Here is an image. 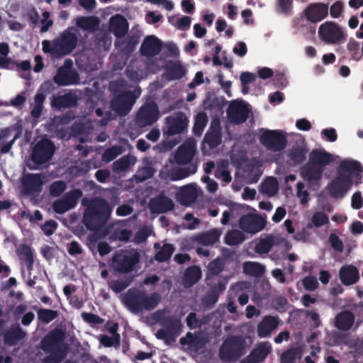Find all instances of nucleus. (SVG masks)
Here are the masks:
<instances>
[{"mask_svg": "<svg viewBox=\"0 0 363 363\" xmlns=\"http://www.w3.org/2000/svg\"><path fill=\"white\" fill-rule=\"evenodd\" d=\"M272 348L268 343H262L250 354L257 363L262 362L270 353Z\"/></svg>", "mask_w": 363, "mask_h": 363, "instance_id": "nucleus-45", "label": "nucleus"}, {"mask_svg": "<svg viewBox=\"0 0 363 363\" xmlns=\"http://www.w3.org/2000/svg\"><path fill=\"white\" fill-rule=\"evenodd\" d=\"M260 191L269 196H273L278 191V182L275 177L267 178L261 184Z\"/></svg>", "mask_w": 363, "mask_h": 363, "instance_id": "nucleus-49", "label": "nucleus"}, {"mask_svg": "<svg viewBox=\"0 0 363 363\" xmlns=\"http://www.w3.org/2000/svg\"><path fill=\"white\" fill-rule=\"evenodd\" d=\"M13 127H7L0 130V154L9 153L14 143L19 137V133H16L13 138L8 141L13 131Z\"/></svg>", "mask_w": 363, "mask_h": 363, "instance_id": "nucleus-30", "label": "nucleus"}, {"mask_svg": "<svg viewBox=\"0 0 363 363\" xmlns=\"http://www.w3.org/2000/svg\"><path fill=\"white\" fill-rule=\"evenodd\" d=\"M162 41L155 35L146 36L140 48L141 55L145 57H153L162 50Z\"/></svg>", "mask_w": 363, "mask_h": 363, "instance_id": "nucleus-20", "label": "nucleus"}, {"mask_svg": "<svg viewBox=\"0 0 363 363\" xmlns=\"http://www.w3.org/2000/svg\"><path fill=\"white\" fill-rule=\"evenodd\" d=\"M155 318L175 338L180 335L182 325L179 318L174 315L164 316L160 311L155 313Z\"/></svg>", "mask_w": 363, "mask_h": 363, "instance_id": "nucleus-17", "label": "nucleus"}, {"mask_svg": "<svg viewBox=\"0 0 363 363\" xmlns=\"http://www.w3.org/2000/svg\"><path fill=\"white\" fill-rule=\"evenodd\" d=\"M137 96L132 91H123L111 101V107L118 116H125L131 111Z\"/></svg>", "mask_w": 363, "mask_h": 363, "instance_id": "nucleus-8", "label": "nucleus"}, {"mask_svg": "<svg viewBox=\"0 0 363 363\" xmlns=\"http://www.w3.org/2000/svg\"><path fill=\"white\" fill-rule=\"evenodd\" d=\"M174 207L173 201L160 194L157 196L150 199L149 203V208L152 213H164L172 211Z\"/></svg>", "mask_w": 363, "mask_h": 363, "instance_id": "nucleus-22", "label": "nucleus"}, {"mask_svg": "<svg viewBox=\"0 0 363 363\" xmlns=\"http://www.w3.org/2000/svg\"><path fill=\"white\" fill-rule=\"evenodd\" d=\"M179 342L183 346L189 345L191 350L198 352L208 343V338L200 333L192 334L191 332H188L184 337L179 340Z\"/></svg>", "mask_w": 363, "mask_h": 363, "instance_id": "nucleus-21", "label": "nucleus"}, {"mask_svg": "<svg viewBox=\"0 0 363 363\" xmlns=\"http://www.w3.org/2000/svg\"><path fill=\"white\" fill-rule=\"evenodd\" d=\"M342 283L345 286L354 284L359 278L357 268L353 265L343 266L339 273Z\"/></svg>", "mask_w": 363, "mask_h": 363, "instance_id": "nucleus-33", "label": "nucleus"}, {"mask_svg": "<svg viewBox=\"0 0 363 363\" xmlns=\"http://www.w3.org/2000/svg\"><path fill=\"white\" fill-rule=\"evenodd\" d=\"M99 342L106 347H119L121 343V337L119 334L110 337L107 335L100 336Z\"/></svg>", "mask_w": 363, "mask_h": 363, "instance_id": "nucleus-54", "label": "nucleus"}, {"mask_svg": "<svg viewBox=\"0 0 363 363\" xmlns=\"http://www.w3.org/2000/svg\"><path fill=\"white\" fill-rule=\"evenodd\" d=\"M26 336V333L20 327L19 325H13L6 331L4 335V341L6 345H16L21 340H23Z\"/></svg>", "mask_w": 363, "mask_h": 363, "instance_id": "nucleus-31", "label": "nucleus"}, {"mask_svg": "<svg viewBox=\"0 0 363 363\" xmlns=\"http://www.w3.org/2000/svg\"><path fill=\"white\" fill-rule=\"evenodd\" d=\"M49 353L50 354L43 357L41 363H60L65 357V352L61 350Z\"/></svg>", "mask_w": 363, "mask_h": 363, "instance_id": "nucleus-59", "label": "nucleus"}, {"mask_svg": "<svg viewBox=\"0 0 363 363\" xmlns=\"http://www.w3.org/2000/svg\"><path fill=\"white\" fill-rule=\"evenodd\" d=\"M58 315L56 311L46 308H40L38 311V318L44 323H49Z\"/></svg>", "mask_w": 363, "mask_h": 363, "instance_id": "nucleus-55", "label": "nucleus"}, {"mask_svg": "<svg viewBox=\"0 0 363 363\" xmlns=\"http://www.w3.org/2000/svg\"><path fill=\"white\" fill-rule=\"evenodd\" d=\"M161 301V296L159 294L155 292L150 296L144 292V296L142 301L141 312L143 311H152L154 310Z\"/></svg>", "mask_w": 363, "mask_h": 363, "instance_id": "nucleus-39", "label": "nucleus"}, {"mask_svg": "<svg viewBox=\"0 0 363 363\" xmlns=\"http://www.w3.org/2000/svg\"><path fill=\"white\" fill-rule=\"evenodd\" d=\"M274 245V239L272 235H268L260 239L255 246V252L259 255L268 253Z\"/></svg>", "mask_w": 363, "mask_h": 363, "instance_id": "nucleus-46", "label": "nucleus"}, {"mask_svg": "<svg viewBox=\"0 0 363 363\" xmlns=\"http://www.w3.org/2000/svg\"><path fill=\"white\" fill-rule=\"evenodd\" d=\"M18 255L21 260L26 262L28 270L32 269L34 263L33 252L27 245H22L18 250Z\"/></svg>", "mask_w": 363, "mask_h": 363, "instance_id": "nucleus-44", "label": "nucleus"}, {"mask_svg": "<svg viewBox=\"0 0 363 363\" xmlns=\"http://www.w3.org/2000/svg\"><path fill=\"white\" fill-rule=\"evenodd\" d=\"M99 24V20L95 16H79L76 18L77 27L89 31L96 30Z\"/></svg>", "mask_w": 363, "mask_h": 363, "instance_id": "nucleus-38", "label": "nucleus"}, {"mask_svg": "<svg viewBox=\"0 0 363 363\" xmlns=\"http://www.w3.org/2000/svg\"><path fill=\"white\" fill-rule=\"evenodd\" d=\"M260 143L272 152H280L286 148L287 140L280 130H266L259 137Z\"/></svg>", "mask_w": 363, "mask_h": 363, "instance_id": "nucleus-7", "label": "nucleus"}, {"mask_svg": "<svg viewBox=\"0 0 363 363\" xmlns=\"http://www.w3.org/2000/svg\"><path fill=\"white\" fill-rule=\"evenodd\" d=\"M250 110L244 102L233 101L227 110V116L234 124L245 123L249 117Z\"/></svg>", "mask_w": 363, "mask_h": 363, "instance_id": "nucleus-15", "label": "nucleus"}, {"mask_svg": "<svg viewBox=\"0 0 363 363\" xmlns=\"http://www.w3.org/2000/svg\"><path fill=\"white\" fill-rule=\"evenodd\" d=\"M121 154L119 147L113 146L106 149L102 155V160L106 162H109L113 160L116 157Z\"/></svg>", "mask_w": 363, "mask_h": 363, "instance_id": "nucleus-63", "label": "nucleus"}, {"mask_svg": "<svg viewBox=\"0 0 363 363\" xmlns=\"http://www.w3.org/2000/svg\"><path fill=\"white\" fill-rule=\"evenodd\" d=\"M51 86L50 82H43L38 90V92L34 96V106L30 111V115L33 118H39L43 113V103L45 100V95L44 91L48 90Z\"/></svg>", "mask_w": 363, "mask_h": 363, "instance_id": "nucleus-27", "label": "nucleus"}, {"mask_svg": "<svg viewBox=\"0 0 363 363\" xmlns=\"http://www.w3.org/2000/svg\"><path fill=\"white\" fill-rule=\"evenodd\" d=\"M129 25L125 18L121 15L116 14L112 16L109 21L110 31L117 38H121L124 37L128 31Z\"/></svg>", "mask_w": 363, "mask_h": 363, "instance_id": "nucleus-25", "label": "nucleus"}, {"mask_svg": "<svg viewBox=\"0 0 363 363\" xmlns=\"http://www.w3.org/2000/svg\"><path fill=\"white\" fill-rule=\"evenodd\" d=\"M55 152L54 143L48 138L40 139L33 147L31 152L32 161L38 165L49 162Z\"/></svg>", "mask_w": 363, "mask_h": 363, "instance_id": "nucleus-5", "label": "nucleus"}, {"mask_svg": "<svg viewBox=\"0 0 363 363\" xmlns=\"http://www.w3.org/2000/svg\"><path fill=\"white\" fill-rule=\"evenodd\" d=\"M65 339V333L60 329H53L41 340L40 347L46 352L57 351Z\"/></svg>", "mask_w": 363, "mask_h": 363, "instance_id": "nucleus-14", "label": "nucleus"}, {"mask_svg": "<svg viewBox=\"0 0 363 363\" xmlns=\"http://www.w3.org/2000/svg\"><path fill=\"white\" fill-rule=\"evenodd\" d=\"M363 165L357 160L346 159L340 163L337 176L328 185L330 194L337 199L345 196L352 185L362 183Z\"/></svg>", "mask_w": 363, "mask_h": 363, "instance_id": "nucleus-1", "label": "nucleus"}, {"mask_svg": "<svg viewBox=\"0 0 363 363\" xmlns=\"http://www.w3.org/2000/svg\"><path fill=\"white\" fill-rule=\"evenodd\" d=\"M204 141L210 147H216L221 143V128L218 121H213L210 130L204 137Z\"/></svg>", "mask_w": 363, "mask_h": 363, "instance_id": "nucleus-32", "label": "nucleus"}, {"mask_svg": "<svg viewBox=\"0 0 363 363\" xmlns=\"http://www.w3.org/2000/svg\"><path fill=\"white\" fill-rule=\"evenodd\" d=\"M318 33L322 40L335 44L345 39L341 28L335 23L328 21L319 27Z\"/></svg>", "mask_w": 363, "mask_h": 363, "instance_id": "nucleus-11", "label": "nucleus"}, {"mask_svg": "<svg viewBox=\"0 0 363 363\" xmlns=\"http://www.w3.org/2000/svg\"><path fill=\"white\" fill-rule=\"evenodd\" d=\"M243 272L246 274L259 277L264 274L265 272V267L264 265L258 262H245L243 264Z\"/></svg>", "mask_w": 363, "mask_h": 363, "instance_id": "nucleus-43", "label": "nucleus"}, {"mask_svg": "<svg viewBox=\"0 0 363 363\" xmlns=\"http://www.w3.org/2000/svg\"><path fill=\"white\" fill-rule=\"evenodd\" d=\"M83 196L80 189H74L67 192L62 198L70 209L75 208L79 199Z\"/></svg>", "mask_w": 363, "mask_h": 363, "instance_id": "nucleus-51", "label": "nucleus"}, {"mask_svg": "<svg viewBox=\"0 0 363 363\" xmlns=\"http://www.w3.org/2000/svg\"><path fill=\"white\" fill-rule=\"evenodd\" d=\"M245 240V235L238 230H231L225 236V243L229 246L238 245Z\"/></svg>", "mask_w": 363, "mask_h": 363, "instance_id": "nucleus-47", "label": "nucleus"}, {"mask_svg": "<svg viewBox=\"0 0 363 363\" xmlns=\"http://www.w3.org/2000/svg\"><path fill=\"white\" fill-rule=\"evenodd\" d=\"M300 355L298 348H290L282 352L281 355V363H294L296 358Z\"/></svg>", "mask_w": 363, "mask_h": 363, "instance_id": "nucleus-56", "label": "nucleus"}, {"mask_svg": "<svg viewBox=\"0 0 363 363\" xmlns=\"http://www.w3.org/2000/svg\"><path fill=\"white\" fill-rule=\"evenodd\" d=\"M266 225V220L258 214H247L239 219L240 229L247 233L255 234L262 230Z\"/></svg>", "mask_w": 363, "mask_h": 363, "instance_id": "nucleus-13", "label": "nucleus"}, {"mask_svg": "<svg viewBox=\"0 0 363 363\" xmlns=\"http://www.w3.org/2000/svg\"><path fill=\"white\" fill-rule=\"evenodd\" d=\"M72 27L65 30L60 36L55 38V42L59 52V57L69 55L77 47L78 38L73 32Z\"/></svg>", "mask_w": 363, "mask_h": 363, "instance_id": "nucleus-9", "label": "nucleus"}, {"mask_svg": "<svg viewBox=\"0 0 363 363\" xmlns=\"http://www.w3.org/2000/svg\"><path fill=\"white\" fill-rule=\"evenodd\" d=\"M21 191L33 200L38 198L43 191L45 177L42 174L28 173L21 179Z\"/></svg>", "mask_w": 363, "mask_h": 363, "instance_id": "nucleus-6", "label": "nucleus"}, {"mask_svg": "<svg viewBox=\"0 0 363 363\" xmlns=\"http://www.w3.org/2000/svg\"><path fill=\"white\" fill-rule=\"evenodd\" d=\"M347 50L351 55V57L356 61L360 60L363 55L362 52H359V44L354 40H350L347 45Z\"/></svg>", "mask_w": 363, "mask_h": 363, "instance_id": "nucleus-61", "label": "nucleus"}, {"mask_svg": "<svg viewBox=\"0 0 363 363\" xmlns=\"http://www.w3.org/2000/svg\"><path fill=\"white\" fill-rule=\"evenodd\" d=\"M196 198V189L191 185H186L180 189L179 199L182 203H191Z\"/></svg>", "mask_w": 363, "mask_h": 363, "instance_id": "nucleus-52", "label": "nucleus"}, {"mask_svg": "<svg viewBox=\"0 0 363 363\" xmlns=\"http://www.w3.org/2000/svg\"><path fill=\"white\" fill-rule=\"evenodd\" d=\"M196 149L193 143H184L182 145L174 155L175 161L179 164H187L193 159Z\"/></svg>", "mask_w": 363, "mask_h": 363, "instance_id": "nucleus-29", "label": "nucleus"}, {"mask_svg": "<svg viewBox=\"0 0 363 363\" xmlns=\"http://www.w3.org/2000/svg\"><path fill=\"white\" fill-rule=\"evenodd\" d=\"M218 300V292L214 289H210L202 298V305L205 308L213 307Z\"/></svg>", "mask_w": 363, "mask_h": 363, "instance_id": "nucleus-58", "label": "nucleus"}, {"mask_svg": "<svg viewBox=\"0 0 363 363\" xmlns=\"http://www.w3.org/2000/svg\"><path fill=\"white\" fill-rule=\"evenodd\" d=\"M308 151L305 145H293L288 153V157L293 164L298 165L306 160Z\"/></svg>", "mask_w": 363, "mask_h": 363, "instance_id": "nucleus-36", "label": "nucleus"}, {"mask_svg": "<svg viewBox=\"0 0 363 363\" xmlns=\"http://www.w3.org/2000/svg\"><path fill=\"white\" fill-rule=\"evenodd\" d=\"M208 118L207 116V114L201 111L199 112L196 116L194 120V124L193 127V132L195 135L196 136H201L207 123H208Z\"/></svg>", "mask_w": 363, "mask_h": 363, "instance_id": "nucleus-50", "label": "nucleus"}, {"mask_svg": "<svg viewBox=\"0 0 363 363\" xmlns=\"http://www.w3.org/2000/svg\"><path fill=\"white\" fill-rule=\"evenodd\" d=\"M201 278V268L196 265L188 267L184 272L182 282L185 288L196 284Z\"/></svg>", "mask_w": 363, "mask_h": 363, "instance_id": "nucleus-35", "label": "nucleus"}, {"mask_svg": "<svg viewBox=\"0 0 363 363\" xmlns=\"http://www.w3.org/2000/svg\"><path fill=\"white\" fill-rule=\"evenodd\" d=\"M328 13V6L322 3L310 4L304 10V16L312 24L324 19Z\"/></svg>", "mask_w": 363, "mask_h": 363, "instance_id": "nucleus-19", "label": "nucleus"}, {"mask_svg": "<svg viewBox=\"0 0 363 363\" xmlns=\"http://www.w3.org/2000/svg\"><path fill=\"white\" fill-rule=\"evenodd\" d=\"M144 291L138 289H129L123 298V302L129 310L134 313L141 312L142 301L144 296Z\"/></svg>", "mask_w": 363, "mask_h": 363, "instance_id": "nucleus-23", "label": "nucleus"}, {"mask_svg": "<svg viewBox=\"0 0 363 363\" xmlns=\"http://www.w3.org/2000/svg\"><path fill=\"white\" fill-rule=\"evenodd\" d=\"M196 171L197 165L190 163L185 167L173 168L169 173V177L172 181H178L194 174Z\"/></svg>", "mask_w": 363, "mask_h": 363, "instance_id": "nucleus-37", "label": "nucleus"}, {"mask_svg": "<svg viewBox=\"0 0 363 363\" xmlns=\"http://www.w3.org/2000/svg\"><path fill=\"white\" fill-rule=\"evenodd\" d=\"M293 25L298 31L304 32L306 30L311 33H315V26L307 20L304 16L303 11L299 17L293 20Z\"/></svg>", "mask_w": 363, "mask_h": 363, "instance_id": "nucleus-40", "label": "nucleus"}, {"mask_svg": "<svg viewBox=\"0 0 363 363\" xmlns=\"http://www.w3.org/2000/svg\"><path fill=\"white\" fill-rule=\"evenodd\" d=\"M186 325L190 329H196L200 328L203 323L197 318L195 312H191L186 318Z\"/></svg>", "mask_w": 363, "mask_h": 363, "instance_id": "nucleus-64", "label": "nucleus"}, {"mask_svg": "<svg viewBox=\"0 0 363 363\" xmlns=\"http://www.w3.org/2000/svg\"><path fill=\"white\" fill-rule=\"evenodd\" d=\"M224 269V263L220 258H217L211 261L208 265V275L216 276L223 272Z\"/></svg>", "mask_w": 363, "mask_h": 363, "instance_id": "nucleus-60", "label": "nucleus"}, {"mask_svg": "<svg viewBox=\"0 0 363 363\" xmlns=\"http://www.w3.org/2000/svg\"><path fill=\"white\" fill-rule=\"evenodd\" d=\"M279 324V318L266 315L257 325V335L259 337H267L275 330Z\"/></svg>", "mask_w": 363, "mask_h": 363, "instance_id": "nucleus-28", "label": "nucleus"}, {"mask_svg": "<svg viewBox=\"0 0 363 363\" xmlns=\"http://www.w3.org/2000/svg\"><path fill=\"white\" fill-rule=\"evenodd\" d=\"M174 251V247L173 245L169 243L164 244L161 250L155 254V259L158 262H166L171 258Z\"/></svg>", "mask_w": 363, "mask_h": 363, "instance_id": "nucleus-53", "label": "nucleus"}, {"mask_svg": "<svg viewBox=\"0 0 363 363\" xmlns=\"http://www.w3.org/2000/svg\"><path fill=\"white\" fill-rule=\"evenodd\" d=\"M77 102V94L70 91L62 95L53 96L50 100V106L55 110L61 111L76 106Z\"/></svg>", "mask_w": 363, "mask_h": 363, "instance_id": "nucleus-18", "label": "nucleus"}, {"mask_svg": "<svg viewBox=\"0 0 363 363\" xmlns=\"http://www.w3.org/2000/svg\"><path fill=\"white\" fill-rule=\"evenodd\" d=\"M329 223V218L328 215L323 211L315 212L310 221L306 224V228L312 229L313 228H321Z\"/></svg>", "mask_w": 363, "mask_h": 363, "instance_id": "nucleus-41", "label": "nucleus"}, {"mask_svg": "<svg viewBox=\"0 0 363 363\" xmlns=\"http://www.w3.org/2000/svg\"><path fill=\"white\" fill-rule=\"evenodd\" d=\"M111 266L115 272L121 274H128L133 271L140 262V255L137 251L128 252L126 251L116 252L111 258Z\"/></svg>", "mask_w": 363, "mask_h": 363, "instance_id": "nucleus-4", "label": "nucleus"}, {"mask_svg": "<svg viewBox=\"0 0 363 363\" xmlns=\"http://www.w3.org/2000/svg\"><path fill=\"white\" fill-rule=\"evenodd\" d=\"M220 233L216 229L203 233L197 237V241L204 245H213L218 241Z\"/></svg>", "mask_w": 363, "mask_h": 363, "instance_id": "nucleus-48", "label": "nucleus"}, {"mask_svg": "<svg viewBox=\"0 0 363 363\" xmlns=\"http://www.w3.org/2000/svg\"><path fill=\"white\" fill-rule=\"evenodd\" d=\"M82 204L86 206L82 218V223L89 230L101 229L108 223L113 206L103 198H95L90 201L84 198Z\"/></svg>", "mask_w": 363, "mask_h": 363, "instance_id": "nucleus-2", "label": "nucleus"}, {"mask_svg": "<svg viewBox=\"0 0 363 363\" xmlns=\"http://www.w3.org/2000/svg\"><path fill=\"white\" fill-rule=\"evenodd\" d=\"M245 341L240 336H231L226 338L219 350L220 359L225 362L238 360L244 354Z\"/></svg>", "mask_w": 363, "mask_h": 363, "instance_id": "nucleus-3", "label": "nucleus"}, {"mask_svg": "<svg viewBox=\"0 0 363 363\" xmlns=\"http://www.w3.org/2000/svg\"><path fill=\"white\" fill-rule=\"evenodd\" d=\"M163 133L168 137L184 132L188 126L189 120L183 112H178L166 118Z\"/></svg>", "mask_w": 363, "mask_h": 363, "instance_id": "nucleus-10", "label": "nucleus"}, {"mask_svg": "<svg viewBox=\"0 0 363 363\" xmlns=\"http://www.w3.org/2000/svg\"><path fill=\"white\" fill-rule=\"evenodd\" d=\"M130 165L129 156H123L113 163V170L116 172L125 171Z\"/></svg>", "mask_w": 363, "mask_h": 363, "instance_id": "nucleus-62", "label": "nucleus"}, {"mask_svg": "<svg viewBox=\"0 0 363 363\" xmlns=\"http://www.w3.org/2000/svg\"><path fill=\"white\" fill-rule=\"evenodd\" d=\"M53 81L60 86L76 85L79 84V75L75 70L65 67L58 68Z\"/></svg>", "mask_w": 363, "mask_h": 363, "instance_id": "nucleus-16", "label": "nucleus"}, {"mask_svg": "<svg viewBox=\"0 0 363 363\" xmlns=\"http://www.w3.org/2000/svg\"><path fill=\"white\" fill-rule=\"evenodd\" d=\"M309 162L324 169L334 162L333 155L324 149H313L309 153Z\"/></svg>", "mask_w": 363, "mask_h": 363, "instance_id": "nucleus-26", "label": "nucleus"}, {"mask_svg": "<svg viewBox=\"0 0 363 363\" xmlns=\"http://www.w3.org/2000/svg\"><path fill=\"white\" fill-rule=\"evenodd\" d=\"M67 184L62 180H57L52 182L49 187V193L52 197L60 196L66 189Z\"/></svg>", "mask_w": 363, "mask_h": 363, "instance_id": "nucleus-57", "label": "nucleus"}, {"mask_svg": "<svg viewBox=\"0 0 363 363\" xmlns=\"http://www.w3.org/2000/svg\"><path fill=\"white\" fill-rule=\"evenodd\" d=\"M186 74L184 67L179 62H173L166 68V74L169 80L182 78Z\"/></svg>", "mask_w": 363, "mask_h": 363, "instance_id": "nucleus-42", "label": "nucleus"}, {"mask_svg": "<svg viewBox=\"0 0 363 363\" xmlns=\"http://www.w3.org/2000/svg\"><path fill=\"white\" fill-rule=\"evenodd\" d=\"M354 319L353 313L350 311H343L336 315L335 326L342 331H348L352 328Z\"/></svg>", "mask_w": 363, "mask_h": 363, "instance_id": "nucleus-34", "label": "nucleus"}, {"mask_svg": "<svg viewBox=\"0 0 363 363\" xmlns=\"http://www.w3.org/2000/svg\"><path fill=\"white\" fill-rule=\"evenodd\" d=\"M160 112L155 103L146 104L139 109L135 121L140 127L151 125L159 118Z\"/></svg>", "mask_w": 363, "mask_h": 363, "instance_id": "nucleus-12", "label": "nucleus"}, {"mask_svg": "<svg viewBox=\"0 0 363 363\" xmlns=\"http://www.w3.org/2000/svg\"><path fill=\"white\" fill-rule=\"evenodd\" d=\"M323 170V169L320 168L315 164H312L311 162L308 161V163L301 168L300 173L301 176L305 181L313 185L317 184L321 179Z\"/></svg>", "mask_w": 363, "mask_h": 363, "instance_id": "nucleus-24", "label": "nucleus"}]
</instances>
